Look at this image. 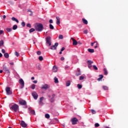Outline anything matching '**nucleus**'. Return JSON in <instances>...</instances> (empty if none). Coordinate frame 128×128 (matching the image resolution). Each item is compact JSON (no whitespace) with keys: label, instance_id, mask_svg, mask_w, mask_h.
Returning <instances> with one entry per match:
<instances>
[{"label":"nucleus","instance_id":"15","mask_svg":"<svg viewBox=\"0 0 128 128\" xmlns=\"http://www.w3.org/2000/svg\"><path fill=\"white\" fill-rule=\"evenodd\" d=\"M82 21L83 22V24H88V23L87 21L86 20L85 18H83L82 19Z\"/></svg>","mask_w":128,"mask_h":128},{"label":"nucleus","instance_id":"62","mask_svg":"<svg viewBox=\"0 0 128 128\" xmlns=\"http://www.w3.org/2000/svg\"><path fill=\"white\" fill-rule=\"evenodd\" d=\"M62 51H61V52H59L60 54H62Z\"/></svg>","mask_w":128,"mask_h":128},{"label":"nucleus","instance_id":"61","mask_svg":"<svg viewBox=\"0 0 128 128\" xmlns=\"http://www.w3.org/2000/svg\"><path fill=\"white\" fill-rule=\"evenodd\" d=\"M31 79H32V80H34V77H32V78H31Z\"/></svg>","mask_w":128,"mask_h":128},{"label":"nucleus","instance_id":"18","mask_svg":"<svg viewBox=\"0 0 128 128\" xmlns=\"http://www.w3.org/2000/svg\"><path fill=\"white\" fill-rule=\"evenodd\" d=\"M12 20H13L14 22H17V24H18V19H16V18L14 17H12Z\"/></svg>","mask_w":128,"mask_h":128},{"label":"nucleus","instance_id":"47","mask_svg":"<svg viewBox=\"0 0 128 128\" xmlns=\"http://www.w3.org/2000/svg\"><path fill=\"white\" fill-rule=\"evenodd\" d=\"M40 51H38L37 52V54H38V56H40Z\"/></svg>","mask_w":128,"mask_h":128},{"label":"nucleus","instance_id":"17","mask_svg":"<svg viewBox=\"0 0 128 128\" xmlns=\"http://www.w3.org/2000/svg\"><path fill=\"white\" fill-rule=\"evenodd\" d=\"M3 70H4V72H5L6 74H9L10 73V71H8V68H3Z\"/></svg>","mask_w":128,"mask_h":128},{"label":"nucleus","instance_id":"32","mask_svg":"<svg viewBox=\"0 0 128 128\" xmlns=\"http://www.w3.org/2000/svg\"><path fill=\"white\" fill-rule=\"evenodd\" d=\"M18 28V26L17 25H14L12 27V30H16Z\"/></svg>","mask_w":128,"mask_h":128},{"label":"nucleus","instance_id":"33","mask_svg":"<svg viewBox=\"0 0 128 128\" xmlns=\"http://www.w3.org/2000/svg\"><path fill=\"white\" fill-rule=\"evenodd\" d=\"M94 44H95L96 46H98V42H94L91 43V46H94Z\"/></svg>","mask_w":128,"mask_h":128},{"label":"nucleus","instance_id":"46","mask_svg":"<svg viewBox=\"0 0 128 128\" xmlns=\"http://www.w3.org/2000/svg\"><path fill=\"white\" fill-rule=\"evenodd\" d=\"M22 26H26V23L24 22H22Z\"/></svg>","mask_w":128,"mask_h":128},{"label":"nucleus","instance_id":"63","mask_svg":"<svg viewBox=\"0 0 128 128\" xmlns=\"http://www.w3.org/2000/svg\"><path fill=\"white\" fill-rule=\"evenodd\" d=\"M80 74H76V76H79Z\"/></svg>","mask_w":128,"mask_h":128},{"label":"nucleus","instance_id":"24","mask_svg":"<svg viewBox=\"0 0 128 128\" xmlns=\"http://www.w3.org/2000/svg\"><path fill=\"white\" fill-rule=\"evenodd\" d=\"M42 100H44V97H42V98H40V104H42Z\"/></svg>","mask_w":128,"mask_h":128},{"label":"nucleus","instance_id":"6","mask_svg":"<svg viewBox=\"0 0 128 128\" xmlns=\"http://www.w3.org/2000/svg\"><path fill=\"white\" fill-rule=\"evenodd\" d=\"M50 88V86L48 84H45L42 86L40 88L41 90H48Z\"/></svg>","mask_w":128,"mask_h":128},{"label":"nucleus","instance_id":"4","mask_svg":"<svg viewBox=\"0 0 128 128\" xmlns=\"http://www.w3.org/2000/svg\"><path fill=\"white\" fill-rule=\"evenodd\" d=\"M19 84L21 85L20 88H24V82L22 78L19 80Z\"/></svg>","mask_w":128,"mask_h":128},{"label":"nucleus","instance_id":"38","mask_svg":"<svg viewBox=\"0 0 128 128\" xmlns=\"http://www.w3.org/2000/svg\"><path fill=\"white\" fill-rule=\"evenodd\" d=\"M94 126L95 128H98V126H100V124H98V123H96L94 124Z\"/></svg>","mask_w":128,"mask_h":128},{"label":"nucleus","instance_id":"11","mask_svg":"<svg viewBox=\"0 0 128 128\" xmlns=\"http://www.w3.org/2000/svg\"><path fill=\"white\" fill-rule=\"evenodd\" d=\"M19 104H22V106H26V100H21L19 102Z\"/></svg>","mask_w":128,"mask_h":128},{"label":"nucleus","instance_id":"40","mask_svg":"<svg viewBox=\"0 0 128 128\" xmlns=\"http://www.w3.org/2000/svg\"><path fill=\"white\" fill-rule=\"evenodd\" d=\"M15 56H20V54L18 52H16Z\"/></svg>","mask_w":128,"mask_h":128},{"label":"nucleus","instance_id":"14","mask_svg":"<svg viewBox=\"0 0 128 128\" xmlns=\"http://www.w3.org/2000/svg\"><path fill=\"white\" fill-rule=\"evenodd\" d=\"M86 75H83L82 76H80V80H86Z\"/></svg>","mask_w":128,"mask_h":128},{"label":"nucleus","instance_id":"42","mask_svg":"<svg viewBox=\"0 0 128 128\" xmlns=\"http://www.w3.org/2000/svg\"><path fill=\"white\" fill-rule=\"evenodd\" d=\"M34 30H35L34 28H31L30 30V32H34Z\"/></svg>","mask_w":128,"mask_h":128},{"label":"nucleus","instance_id":"44","mask_svg":"<svg viewBox=\"0 0 128 128\" xmlns=\"http://www.w3.org/2000/svg\"><path fill=\"white\" fill-rule=\"evenodd\" d=\"M38 60H44V58H42V56H39Z\"/></svg>","mask_w":128,"mask_h":128},{"label":"nucleus","instance_id":"54","mask_svg":"<svg viewBox=\"0 0 128 128\" xmlns=\"http://www.w3.org/2000/svg\"><path fill=\"white\" fill-rule=\"evenodd\" d=\"M64 48L62 47V48L61 49V52H64Z\"/></svg>","mask_w":128,"mask_h":128},{"label":"nucleus","instance_id":"59","mask_svg":"<svg viewBox=\"0 0 128 128\" xmlns=\"http://www.w3.org/2000/svg\"><path fill=\"white\" fill-rule=\"evenodd\" d=\"M98 48V45H96L95 46H94V48Z\"/></svg>","mask_w":128,"mask_h":128},{"label":"nucleus","instance_id":"57","mask_svg":"<svg viewBox=\"0 0 128 128\" xmlns=\"http://www.w3.org/2000/svg\"><path fill=\"white\" fill-rule=\"evenodd\" d=\"M2 53H0V58H2Z\"/></svg>","mask_w":128,"mask_h":128},{"label":"nucleus","instance_id":"5","mask_svg":"<svg viewBox=\"0 0 128 128\" xmlns=\"http://www.w3.org/2000/svg\"><path fill=\"white\" fill-rule=\"evenodd\" d=\"M71 122H72V124H76L77 122H78V118H74L71 120Z\"/></svg>","mask_w":128,"mask_h":128},{"label":"nucleus","instance_id":"31","mask_svg":"<svg viewBox=\"0 0 128 128\" xmlns=\"http://www.w3.org/2000/svg\"><path fill=\"white\" fill-rule=\"evenodd\" d=\"M104 78V76L102 75H100L99 78H98V80H102V78Z\"/></svg>","mask_w":128,"mask_h":128},{"label":"nucleus","instance_id":"19","mask_svg":"<svg viewBox=\"0 0 128 128\" xmlns=\"http://www.w3.org/2000/svg\"><path fill=\"white\" fill-rule=\"evenodd\" d=\"M54 82L55 84H58V79L56 77H55L54 78Z\"/></svg>","mask_w":128,"mask_h":128},{"label":"nucleus","instance_id":"45","mask_svg":"<svg viewBox=\"0 0 128 128\" xmlns=\"http://www.w3.org/2000/svg\"><path fill=\"white\" fill-rule=\"evenodd\" d=\"M88 30H84V33L85 34H88Z\"/></svg>","mask_w":128,"mask_h":128},{"label":"nucleus","instance_id":"7","mask_svg":"<svg viewBox=\"0 0 128 128\" xmlns=\"http://www.w3.org/2000/svg\"><path fill=\"white\" fill-rule=\"evenodd\" d=\"M32 96L33 98H34V100H38V93H36V92H32Z\"/></svg>","mask_w":128,"mask_h":128},{"label":"nucleus","instance_id":"22","mask_svg":"<svg viewBox=\"0 0 128 128\" xmlns=\"http://www.w3.org/2000/svg\"><path fill=\"white\" fill-rule=\"evenodd\" d=\"M88 52H89L92 53V52H94V49L89 48V49H88Z\"/></svg>","mask_w":128,"mask_h":128},{"label":"nucleus","instance_id":"48","mask_svg":"<svg viewBox=\"0 0 128 128\" xmlns=\"http://www.w3.org/2000/svg\"><path fill=\"white\" fill-rule=\"evenodd\" d=\"M26 26H28V28H30L31 27V25L30 24H26Z\"/></svg>","mask_w":128,"mask_h":128},{"label":"nucleus","instance_id":"55","mask_svg":"<svg viewBox=\"0 0 128 128\" xmlns=\"http://www.w3.org/2000/svg\"><path fill=\"white\" fill-rule=\"evenodd\" d=\"M88 67L89 68H92V65H88Z\"/></svg>","mask_w":128,"mask_h":128},{"label":"nucleus","instance_id":"1","mask_svg":"<svg viewBox=\"0 0 128 128\" xmlns=\"http://www.w3.org/2000/svg\"><path fill=\"white\" fill-rule=\"evenodd\" d=\"M35 30H37V32H42L44 29V26H42V24H37L34 25Z\"/></svg>","mask_w":128,"mask_h":128},{"label":"nucleus","instance_id":"3","mask_svg":"<svg viewBox=\"0 0 128 128\" xmlns=\"http://www.w3.org/2000/svg\"><path fill=\"white\" fill-rule=\"evenodd\" d=\"M11 110H14L15 112H18V106L17 104L12 106Z\"/></svg>","mask_w":128,"mask_h":128},{"label":"nucleus","instance_id":"30","mask_svg":"<svg viewBox=\"0 0 128 128\" xmlns=\"http://www.w3.org/2000/svg\"><path fill=\"white\" fill-rule=\"evenodd\" d=\"M30 114H33L34 116L36 114V112L34 111V110H32L30 112Z\"/></svg>","mask_w":128,"mask_h":128},{"label":"nucleus","instance_id":"23","mask_svg":"<svg viewBox=\"0 0 128 128\" xmlns=\"http://www.w3.org/2000/svg\"><path fill=\"white\" fill-rule=\"evenodd\" d=\"M4 58H8V57L10 56V55H8V53H5L4 54Z\"/></svg>","mask_w":128,"mask_h":128},{"label":"nucleus","instance_id":"20","mask_svg":"<svg viewBox=\"0 0 128 128\" xmlns=\"http://www.w3.org/2000/svg\"><path fill=\"white\" fill-rule=\"evenodd\" d=\"M66 86H70V81L68 80L66 82Z\"/></svg>","mask_w":128,"mask_h":128},{"label":"nucleus","instance_id":"56","mask_svg":"<svg viewBox=\"0 0 128 128\" xmlns=\"http://www.w3.org/2000/svg\"><path fill=\"white\" fill-rule=\"evenodd\" d=\"M10 64H11V66H14V62H10Z\"/></svg>","mask_w":128,"mask_h":128},{"label":"nucleus","instance_id":"34","mask_svg":"<svg viewBox=\"0 0 128 128\" xmlns=\"http://www.w3.org/2000/svg\"><path fill=\"white\" fill-rule=\"evenodd\" d=\"M45 118H50V114H45Z\"/></svg>","mask_w":128,"mask_h":128},{"label":"nucleus","instance_id":"21","mask_svg":"<svg viewBox=\"0 0 128 128\" xmlns=\"http://www.w3.org/2000/svg\"><path fill=\"white\" fill-rule=\"evenodd\" d=\"M104 74L106 76L108 74V70H106V68H104Z\"/></svg>","mask_w":128,"mask_h":128},{"label":"nucleus","instance_id":"28","mask_svg":"<svg viewBox=\"0 0 128 128\" xmlns=\"http://www.w3.org/2000/svg\"><path fill=\"white\" fill-rule=\"evenodd\" d=\"M102 88L104 90H108V88L106 86H103Z\"/></svg>","mask_w":128,"mask_h":128},{"label":"nucleus","instance_id":"8","mask_svg":"<svg viewBox=\"0 0 128 128\" xmlns=\"http://www.w3.org/2000/svg\"><path fill=\"white\" fill-rule=\"evenodd\" d=\"M58 42L55 43L54 45L50 47V50H56L58 47Z\"/></svg>","mask_w":128,"mask_h":128},{"label":"nucleus","instance_id":"52","mask_svg":"<svg viewBox=\"0 0 128 128\" xmlns=\"http://www.w3.org/2000/svg\"><path fill=\"white\" fill-rule=\"evenodd\" d=\"M60 60H64V58L62 57V58H60Z\"/></svg>","mask_w":128,"mask_h":128},{"label":"nucleus","instance_id":"29","mask_svg":"<svg viewBox=\"0 0 128 128\" xmlns=\"http://www.w3.org/2000/svg\"><path fill=\"white\" fill-rule=\"evenodd\" d=\"M54 96H56V95H55L54 94H53L52 95V99L50 100V102H54Z\"/></svg>","mask_w":128,"mask_h":128},{"label":"nucleus","instance_id":"43","mask_svg":"<svg viewBox=\"0 0 128 128\" xmlns=\"http://www.w3.org/2000/svg\"><path fill=\"white\" fill-rule=\"evenodd\" d=\"M59 38L60 40H62V38H64V36H62V35H60Z\"/></svg>","mask_w":128,"mask_h":128},{"label":"nucleus","instance_id":"49","mask_svg":"<svg viewBox=\"0 0 128 128\" xmlns=\"http://www.w3.org/2000/svg\"><path fill=\"white\" fill-rule=\"evenodd\" d=\"M2 54H4V52H6V50H4V49H2Z\"/></svg>","mask_w":128,"mask_h":128},{"label":"nucleus","instance_id":"13","mask_svg":"<svg viewBox=\"0 0 128 128\" xmlns=\"http://www.w3.org/2000/svg\"><path fill=\"white\" fill-rule=\"evenodd\" d=\"M56 18L57 20L56 24H60V17L58 16L56 17Z\"/></svg>","mask_w":128,"mask_h":128},{"label":"nucleus","instance_id":"9","mask_svg":"<svg viewBox=\"0 0 128 128\" xmlns=\"http://www.w3.org/2000/svg\"><path fill=\"white\" fill-rule=\"evenodd\" d=\"M46 44H48L49 46H51L52 43L50 42V37L48 36L46 38Z\"/></svg>","mask_w":128,"mask_h":128},{"label":"nucleus","instance_id":"25","mask_svg":"<svg viewBox=\"0 0 128 128\" xmlns=\"http://www.w3.org/2000/svg\"><path fill=\"white\" fill-rule=\"evenodd\" d=\"M30 88H32V90H34V88H36V85L34 84H32L30 86Z\"/></svg>","mask_w":128,"mask_h":128},{"label":"nucleus","instance_id":"10","mask_svg":"<svg viewBox=\"0 0 128 128\" xmlns=\"http://www.w3.org/2000/svg\"><path fill=\"white\" fill-rule=\"evenodd\" d=\"M20 124L22 128H26L28 126V124L24 122V121H21Z\"/></svg>","mask_w":128,"mask_h":128},{"label":"nucleus","instance_id":"16","mask_svg":"<svg viewBox=\"0 0 128 128\" xmlns=\"http://www.w3.org/2000/svg\"><path fill=\"white\" fill-rule=\"evenodd\" d=\"M54 72H58V68L56 66H54L52 68Z\"/></svg>","mask_w":128,"mask_h":128},{"label":"nucleus","instance_id":"12","mask_svg":"<svg viewBox=\"0 0 128 128\" xmlns=\"http://www.w3.org/2000/svg\"><path fill=\"white\" fill-rule=\"evenodd\" d=\"M71 40L73 41V46H76L78 44V42L76 41L74 38H71Z\"/></svg>","mask_w":128,"mask_h":128},{"label":"nucleus","instance_id":"60","mask_svg":"<svg viewBox=\"0 0 128 128\" xmlns=\"http://www.w3.org/2000/svg\"><path fill=\"white\" fill-rule=\"evenodd\" d=\"M0 74H2V70H0Z\"/></svg>","mask_w":128,"mask_h":128},{"label":"nucleus","instance_id":"41","mask_svg":"<svg viewBox=\"0 0 128 128\" xmlns=\"http://www.w3.org/2000/svg\"><path fill=\"white\" fill-rule=\"evenodd\" d=\"M91 112H92V114H96V110H91Z\"/></svg>","mask_w":128,"mask_h":128},{"label":"nucleus","instance_id":"2","mask_svg":"<svg viewBox=\"0 0 128 128\" xmlns=\"http://www.w3.org/2000/svg\"><path fill=\"white\" fill-rule=\"evenodd\" d=\"M6 94L8 95L12 94V92L10 90V87H6Z\"/></svg>","mask_w":128,"mask_h":128},{"label":"nucleus","instance_id":"26","mask_svg":"<svg viewBox=\"0 0 128 128\" xmlns=\"http://www.w3.org/2000/svg\"><path fill=\"white\" fill-rule=\"evenodd\" d=\"M6 30L8 32H10L12 30V28H6Z\"/></svg>","mask_w":128,"mask_h":128},{"label":"nucleus","instance_id":"58","mask_svg":"<svg viewBox=\"0 0 128 128\" xmlns=\"http://www.w3.org/2000/svg\"><path fill=\"white\" fill-rule=\"evenodd\" d=\"M6 18V16L5 15H4V16H3V18L4 19V18Z\"/></svg>","mask_w":128,"mask_h":128},{"label":"nucleus","instance_id":"39","mask_svg":"<svg viewBox=\"0 0 128 128\" xmlns=\"http://www.w3.org/2000/svg\"><path fill=\"white\" fill-rule=\"evenodd\" d=\"M4 45V40H0V46H2Z\"/></svg>","mask_w":128,"mask_h":128},{"label":"nucleus","instance_id":"64","mask_svg":"<svg viewBox=\"0 0 128 128\" xmlns=\"http://www.w3.org/2000/svg\"><path fill=\"white\" fill-rule=\"evenodd\" d=\"M8 128H12V127H9Z\"/></svg>","mask_w":128,"mask_h":128},{"label":"nucleus","instance_id":"27","mask_svg":"<svg viewBox=\"0 0 128 128\" xmlns=\"http://www.w3.org/2000/svg\"><path fill=\"white\" fill-rule=\"evenodd\" d=\"M92 60H89L88 61H87V64L88 65H92Z\"/></svg>","mask_w":128,"mask_h":128},{"label":"nucleus","instance_id":"50","mask_svg":"<svg viewBox=\"0 0 128 128\" xmlns=\"http://www.w3.org/2000/svg\"><path fill=\"white\" fill-rule=\"evenodd\" d=\"M3 32H4V30H0V34H2Z\"/></svg>","mask_w":128,"mask_h":128},{"label":"nucleus","instance_id":"51","mask_svg":"<svg viewBox=\"0 0 128 128\" xmlns=\"http://www.w3.org/2000/svg\"><path fill=\"white\" fill-rule=\"evenodd\" d=\"M49 22L50 24H52L53 22H52V20H50V21H49Z\"/></svg>","mask_w":128,"mask_h":128},{"label":"nucleus","instance_id":"35","mask_svg":"<svg viewBox=\"0 0 128 128\" xmlns=\"http://www.w3.org/2000/svg\"><path fill=\"white\" fill-rule=\"evenodd\" d=\"M93 68H94V70H98V67H96V65L93 66Z\"/></svg>","mask_w":128,"mask_h":128},{"label":"nucleus","instance_id":"37","mask_svg":"<svg viewBox=\"0 0 128 128\" xmlns=\"http://www.w3.org/2000/svg\"><path fill=\"white\" fill-rule=\"evenodd\" d=\"M77 86L78 88H82V86L80 84H78Z\"/></svg>","mask_w":128,"mask_h":128},{"label":"nucleus","instance_id":"53","mask_svg":"<svg viewBox=\"0 0 128 128\" xmlns=\"http://www.w3.org/2000/svg\"><path fill=\"white\" fill-rule=\"evenodd\" d=\"M34 84H37L38 83V80H34L33 81Z\"/></svg>","mask_w":128,"mask_h":128},{"label":"nucleus","instance_id":"36","mask_svg":"<svg viewBox=\"0 0 128 128\" xmlns=\"http://www.w3.org/2000/svg\"><path fill=\"white\" fill-rule=\"evenodd\" d=\"M50 30H54V26H52V24H50Z\"/></svg>","mask_w":128,"mask_h":128}]
</instances>
